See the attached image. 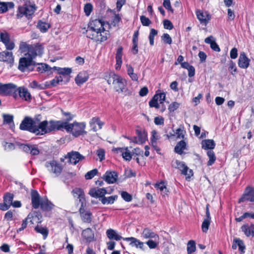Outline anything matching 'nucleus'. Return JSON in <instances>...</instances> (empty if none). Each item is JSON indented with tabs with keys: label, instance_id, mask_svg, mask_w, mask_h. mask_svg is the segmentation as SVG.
<instances>
[{
	"label": "nucleus",
	"instance_id": "obj_50",
	"mask_svg": "<svg viewBox=\"0 0 254 254\" xmlns=\"http://www.w3.org/2000/svg\"><path fill=\"white\" fill-rule=\"evenodd\" d=\"M210 220H203L201 225V229L203 232L206 233L207 232L210 224Z\"/></svg>",
	"mask_w": 254,
	"mask_h": 254
},
{
	"label": "nucleus",
	"instance_id": "obj_13",
	"mask_svg": "<svg viewBox=\"0 0 254 254\" xmlns=\"http://www.w3.org/2000/svg\"><path fill=\"white\" fill-rule=\"evenodd\" d=\"M13 195L10 193H6L3 196V203H0V209L5 211L9 208L12 204Z\"/></svg>",
	"mask_w": 254,
	"mask_h": 254
},
{
	"label": "nucleus",
	"instance_id": "obj_1",
	"mask_svg": "<svg viewBox=\"0 0 254 254\" xmlns=\"http://www.w3.org/2000/svg\"><path fill=\"white\" fill-rule=\"evenodd\" d=\"M53 121L40 122L37 118L26 117L21 123L19 128L21 130H28L36 134H43L53 131Z\"/></svg>",
	"mask_w": 254,
	"mask_h": 254
},
{
	"label": "nucleus",
	"instance_id": "obj_49",
	"mask_svg": "<svg viewBox=\"0 0 254 254\" xmlns=\"http://www.w3.org/2000/svg\"><path fill=\"white\" fill-rule=\"evenodd\" d=\"M228 70L232 74H234L237 72L236 64L232 61H229Z\"/></svg>",
	"mask_w": 254,
	"mask_h": 254
},
{
	"label": "nucleus",
	"instance_id": "obj_64",
	"mask_svg": "<svg viewBox=\"0 0 254 254\" xmlns=\"http://www.w3.org/2000/svg\"><path fill=\"white\" fill-rule=\"evenodd\" d=\"M96 154L101 161L105 159V151L103 149H99L96 151Z\"/></svg>",
	"mask_w": 254,
	"mask_h": 254
},
{
	"label": "nucleus",
	"instance_id": "obj_10",
	"mask_svg": "<svg viewBox=\"0 0 254 254\" xmlns=\"http://www.w3.org/2000/svg\"><path fill=\"white\" fill-rule=\"evenodd\" d=\"M197 19L200 23L206 25L211 19V16L207 11H202L197 9L195 11Z\"/></svg>",
	"mask_w": 254,
	"mask_h": 254
},
{
	"label": "nucleus",
	"instance_id": "obj_2",
	"mask_svg": "<svg viewBox=\"0 0 254 254\" xmlns=\"http://www.w3.org/2000/svg\"><path fill=\"white\" fill-rule=\"evenodd\" d=\"M109 25L100 19L93 20L90 22L86 34L88 38L96 42L106 41L109 36V32L106 30Z\"/></svg>",
	"mask_w": 254,
	"mask_h": 254
},
{
	"label": "nucleus",
	"instance_id": "obj_40",
	"mask_svg": "<svg viewBox=\"0 0 254 254\" xmlns=\"http://www.w3.org/2000/svg\"><path fill=\"white\" fill-rule=\"evenodd\" d=\"M37 27L43 33H45L50 28V24L46 22L39 21L37 24Z\"/></svg>",
	"mask_w": 254,
	"mask_h": 254
},
{
	"label": "nucleus",
	"instance_id": "obj_12",
	"mask_svg": "<svg viewBox=\"0 0 254 254\" xmlns=\"http://www.w3.org/2000/svg\"><path fill=\"white\" fill-rule=\"evenodd\" d=\"M65 158H68V161L70 163L75 165L80 160H83L84 156L80 154L78 152L72 151L68 152Z\"/></svg>",
	"mask_w": 254,
	"mask_h": 254
},
{
	"label": "nucleus",
	"instance_id": "obj_28",
	"mask_svg": "<svg viewBox=\"0 0 254 254\" xmlns=\"http://www.w3.org/2000/svg\"><path fill=\"white\" fill-rule=\"evenodd\" d=\"M82 236L87 242H91L94 240V233L90 228H87L83 230L82 233Z\"/></svg>",
	"mask_w": 254,
	"mask_h": 254
},
{
	"label": "nucleus",
	"instance_id": "obj_63",
	"mask_svg": "<svg viewBox=\"0 0 254 254\" xmlns=\"http://www.w3.org/2000/svg\"><path fill=\"white\" fill-rule=\"evenodd\" d=\"M35 229L37 232L42 234L45 237H46L48 235V231L47 229L43 227L37 226L35 227Z\"/></svg>",
	"mask_w": 254,
	"mask_h": 254
},
{
	"label": "nucleus",
	"instance_id": "obj_22",
	"mask_svg": "<svg viewBox=\"0 0 254 254\" xmlns=\"http://www.w3.org/2000/svg\"><path fill=\"white\" fill-rule=\"evenodd\" d=\"M27 217L29 222L32 224H38L42 221V215L40 213L36 211L30 213Z\"/></svg>",
	"mask_w": 254,
	"mask_h": 254
},
{
	"label": "nucleus",
	"instance_id": "obj_24",
	"mask_svg": "<svg viewBox=\"0 0 254 254\" xmlns=\"http://www.w3.org/2000/svg\"><path fill=\"white\" fill-rule=\"evenodd\" d=\"M89 193L92 197L102 198L107 193V190L105 188L92 189Z\"/></svg>",
	"mask_w": 254,
	"mask_h": 254
},
{
	"label": "nucleus",
	"instance_id": "obj_8",
	"mask_svg": "<svg viewBox=\"0 0 254 254\" xmlns=\"http://www.w3.org/2000/svg\"><path fill=\"white\" fill-rule=\"evenodd\" d=\"M136 136H134L133 138L128 137L127 138L137 144H141L144 143L147 139V133L145 131L139 129H136Z\"/></svg>",
	"mask_w": 254,
	"mask_h": 254
},
{
	"label": "nucleus",
	"instance_id": "obj_11",
	"mask_svg": "<svg viewBox=\"0 0 254 254\" xmlns=\"http://www.w3.org/2000/svg\"><path fill=\"white\" fill-rule=\"evenodd\" d=\"M113 151L117 154H120L126 161L131 160L132 156V153L128 150L127 147L125 148H114Z\"/></svg>",
	"mask_w": 254,
	"mask_h": 254
},
{
	"label": "nucleus",
	"instance_id": "obj_51",
	"mask_svg": "<svg viewBox=\"0 0 254 254\" xmlns=\"http://www.w3.org/2000/svg\"><path fill=\"white\" fill-rule=\"evenodd\" d=\"M157 34V31L154 29H151L149 36V42L151 46L154 45V37Z\"/></svg>",
	"mask_w": 254,
	"mask_h": 254
},
{
	"label": "nucleus",
	"instance_id": "obj_7",
	"mask_svg": "<svg viewBox=\"0 0 254 254\" xmlns=\"http://www.w3.org/2000/svg\"><path fill=\"white\" fill-rule=\"evenodd\" d=\"M172 166L179 169L183 174L187 176V178H190L193 175L192 171L183 162L176 160L173 162Z\"/></svg>",
	"mask_w": 254,
	"mask_h": 254
},
{
	"label": "nucleus",
	"instance_id": "obj_60",
	"mask_svg": "<svg viewBox=\"0 0 254 254\" xmlns=\"http://www.w3.org/2000/svg\"><path fill=\"white\" fill-rule=\"evenodd\" d=\"M99 119L98 118H93L89 122L91 127L94 131L97 130L95 125L99 122Z\"/></svg>",
	"mask_w": 254,
	"mask_h": 254
},
{
	"label": "nucleus",
	"instance_id": "obj_62",
	"mask_svg": "<svg viewBox=\"0 0 254 254\" xmlns=\"http://www.w3.org/2000/svg\"><path fill=\"white\" fill-rule=\"evenodd\" d=\"M163 25L165 29L171 30L173 28V25L172 23L168 19H165L163 21Z\"/></svg>",
	"mask_w": 254,
	"mask_h": 254
},
{
	"label": "nucleus",
	"instance_id": "obj_41",
	"mask_svg": "<svg viewBox=\"0 0 254 254\" xmlns=\"http://www.w3.org/2000/svg\"><path fill=\"white\" fill-rule=\"evenodd\" d=\"M55 68L57 69L58 73L61 76L69 75L72 71L71 69L68 67L61 68L55 67Z\"/></svg>",
	"mask_w": 254,
	"mask_h": 254
},
{
	"label": "nucleus",
	"instance_id": "obj_30",
	"mask_svg": "<svg viewBox=\"0 0 254 254\" xmlns=\"http://www.w3.org/2000/svg\"><path fill=\"white\" fill-rule=\"evenodd\" d=\"M106 234L108 238L110 240H115L116 241H120L124 238L119 235L116 231L113 229H109L107 230Z\"/></svg>",
	"mask_w": 254,
	"mask_h": 254
},
{
	"label": "nucleus",
	"instance_id": "obj_46",
	"mask_svg": "<svg viewBox=\"0 0 254 254\" xmlns=\"http://www.w3.org/2000/svg\"><path fill=\"white\" fill-rule=\"evenodd\" d=\"M31 45L27 44L25 42H21L19 46V51L21 53H27L28 54Z\"/></svg>",
	"mask_w": 254,
	"mask_h": 254
},
{
	"label": "nucleus",
	"instance_id": "obj_57",
	"mask_svg": "<svg viewBox=\"0 0 254 254\" xmlns=\"http://www.w3.org/2000/svg\"><path fill=\"white\" fill-rule=\"evenodd\" d=\"M141 22L143 26H147L151 24L150 19L145 16L141 15L140 17Z\"/></svg>",
	"mask_w": 254,
	"mask_h": 254
},
{
	"label": "nucleus",
	"instance_id": "obj_47",
	"mask_svg": "<svg viewBox=\"0 0 254 254\" xmlns=\"http://www.w3.org/2000/svg\"><path fill=\"white\" fill-rule=\"evenodd\" d=\"M158 241L159 240L157 239H154V240H149L146 243V244L150 249H155L159 244Z\"/></svg>",
	"mask_w": 254,
	"mask_h": 254
},
{
	"label": "nucleus",
	"instance_id": "obj_59",
	"mask_svg": "<svg viewBox=\"0 0 254 254\" xmlns=\"http://www.w3.org/2000/svg\"><path fill=\"white\" fill-rule=\"evenodd\" d=\"M180 103L174 102L172 103L169 106L168 110L171 112H173L176 110L180 106Z\"/></svg>",
	"mask_w": 254,
	"mask_h": 254
},
{
	"label": "nucleus",
	"instance_id": "obj_61",
	"mask_svg": "<svg viewBox=\"0 0 254 254\" xmlns=\"http://www.w3.org/2000/svg\"><path fill=\"white\" fill-rule=\"evenodd\" d=\"M7 50H12L15 47L14 43L10 39L6 43H3Z\"/></svg>",
	"mask_w": 254,
	"mask_h": 254
},
{
	"label": "nucleus",
	"instance_id": "obj_23",
	"mask_svg": "<svg viewBox=\"0 0 254 254\" xmlns=\"http://www.w3.org/2000/svg\"><path fill=\"white\" fill-rule=\"evenodd\" d=\"M141 237L145 239H154L159 240V236L148 228H145L143 230Z\"/></svg>",
	"mask_w": 254,
	"mask_h": 254
},
{
	"label": "nucleus",
	"instance_id": "obj_37",
	"mask_svg": "<svg viewBox=\"0 0 254 254\" xmlns=\"http://www.w3.org/2000/svg\"><path fill=\"white\" fill-rule=\"evenodd\" d=\"M54 204L47 199L42 200L41 202V208L44 210H50L54 207Z\"/></svg>",
	"mask_w": 254,
	"mask_h": 254
},
{
	"label": "nucleus",
	"instance_id": "obj_34",
	"mask_svg": "<svg viewBox=\"0 0 254 254\" xmlns=\"http://www.w3.org/2000/svg\"><path fill=\"white\" fill-rule=\"evenodd\" d=\"M14 4L12 2H0V12L4 13L8 10V8H12Z\"/></svg>",
	"mask_w": 254,
	"mask_h": 254
},
{
	"label": "nucleus",
	"instance_id": "obj_20",
	"mask_svg": "<svg viewBox=\"0 0 254 254\" xmlns=\"http://www.w3.org/2000/svg\"><path fill=\"white\" fill-rule=\"evenodd\" d=\"M32 60V59H31V58H21L19 63L18 69L22 71H25L26 68L33 64Z\"/></svg>",
	"mask_w": 254,
	"mask_h": 254
},
{
	"label": "nucleus",
	"instance_id": "obj_32",
	"mask_svg": "<svg viewBox=\"0 0 254 254\" xmlns=\"http://www.w3.org/2000/svg\"><path fill=\"white\" fill-rule=\"evenodd\" d=\"M63 78L62 76L60 75L56 76L55 78L50 81H47L45 83V86L47 87L50 88L52 86H56L59 84L61 82H63Z\"/></svg>",
	"mask_w": 254,
	"mask_h": 254
},
{
	"label": "nucleus",
	"instance_id": "obj_43",
	"mask_svg": "<svg viewBox=\"0 0 254 254\" xmlns=\"http://www.w3.org/2000/svg\"><path fill=\"white\" fill-rule=\"evenodd\" d=\"M207 155L209 158L207 162V166H211L214 163L216 160V156L213 151L209 150L207 152Z\"/></svg>",
	"mask_w": 254,
	"mask_h": 254
},
{
	"label": "nucleus",
	"instance_id": "obj_44",
	"mask_svg": "<svg viewBox=\"0 0 254 254\" xmlns=\"http://www.w3.org/2000/svg\"><path fill=\"white\" fill-rule=\"evenodd\" d=\"M158 95H154L152 99L149 101V105L150 107H155L156 109L160 108V104L157 101Z\"/></svg>",
	"mask_w": 254,
	"mask_h": 254
},
{
	"label": "nucleus",
	"instance_id": "obj_18",
	"mask_svg": "<svg viewBox=\"0 0 254 254\" xmlns=\"http://www.w3.org/2000/svg\"><path fill=\"white\" fill-rule=\"evenodd\" d=\"M20 147L24 151L30 153L32 155L39 153V150L36 145L21 144Z\"/></svg>",
	"mask_w": 254,
	"mask_h": 254
},
{
	"label": "nucleus",
	"instance_id": "obj_19",
	"mask_svg": "<svg viewBox=\"0 0 254 254\" xmlns=\"http://www.w3.org/2000/svg\"><path fill=\"white\" fill-rule=\"evenodd\" d=\"M250 59L246 56L244 52L240 53L238 63L240 67L244 69L248 68L250 64Z\"/></svg>",
	"mask_w": 254,
	"mask_h": 254
},
{
	"label": "nucleus",
	"instance_id": "obj_4",
	"mask_svg": "<svg viewBox=\"0 0 254 254\" xmlns=\"http://www.w3.org/2000/svg\"><path fill=\"white\" fill-rule=\"evenodd\" d=\"M105 79L109 84L114 85L117 92H123L125 88L126 80L114 72L107 73L105 76Z\"/></svg>",
	"mask_w": 254,
	"mask_h": 254
},
{
	"label": "nucleus",
	"instance_id": "obj_26",
	"mask_svg": "<svg viewBox=\"0 0 254 254\" xmlns=\"http://www.w3.org/2000/svg\"><path fill=\"white\" fill-rule=\"evenodd\" d=\"M0 60L3 62L11 64L14 61V58L11 52L3 51L0 53Z\"/></svg>",
	"mask_w": 254,
	"mask_h": 254
},
{
	"label": "nucleus",
	"instance_id": "obj_55",
	"mask_svg": "<svg viewBox=\"0 0 254 254\" xmlns=\"http://www.w3.org/2000/svg\"><path fill=\"white\" fill-rule=\"evenodd\" d=\"M158 95V98L157 99V101L160 104H163L164 101L165 100L166 98V94L164 92H160L158 93V92L155 94Z\"/></svg>",
	"mask_w": 254,
	"mask_h": 254
},
{
	"label": "nucleus",
	"instance_id": "obj_5",
	"mask_svg": "<svg viewBox=\"0 0 254 254\" xmlns=\"http://www.w3.org/2000/svg\"><path fill=\"white\" fill-rule=\"evenodd\" d=\"M17 86L13 83H10L2 84L0 88V94L4 95H11L15 99L18 98L17 94Z\"/></svg>",
	"mask_w": 254,
	"mask_h": 254
},
{
	"label": "nucleus",
	"instance_id": "obj_14",
	"mask_svg": "<svg viewBox=\"0 0 254 254\" xmlns=\"http://www.w3.org/2000/svg\"><path fill=\"white\" fill-rule=\"evenodd\" d=\"M72 193L74 197L79 199V201L81 203L82 206H86L85 195L83 191L81 189L75 188L72 190Z\"/></svg>",
	"mask_w": 254,
	"mask_h": 254
},
{
	"label": "nucleus",
	"instance_id": "obj_17",
	"mask_svg": "<svg viewBox=\"0 0 254 254\" xmlns=\"http://www.w3.org/2000/svg\"><path fill=\"white\" fill-rule=\"evenodd\" d=\"M124 240L127 242H130L129 245L131 247H135L137 249L144 250V243L134 237H128L124 238Z\"/></svg>",
	"mask_w": 254,
	"mask_h": 254
},
{
	"label": "nucleus",
	"instance_id": "obj_54",
	"mask_svg": "<svg viewBox=\"0 0 254 254\" xmlns=\"http://www.w3.org/2000/svg\"><path fill=\"white\" fill-rule=\"evenodd\" d=\"M161 39L163 42L165 44L170 45L172 42V38L167 33H164L161 37Z\"/></svg>",
	"mask_w": 254,
	"mask_h": 254
},
{
	"label": "nucleus",
	"instance_id": "obj_42",
	"mask_svg": "<svg viewBox=\"0 0 254 254\" xmlns=\"http://www.w3.org/2000/svg\"><path fill=\"white\" fill-rule=\"evenodd\" d=\"M3 124H8L10 127L14 126L13 116L8 114L3 115Z\"/></svg>",
	"mask_w": 254,
	"mask_h": 254
},
{
	"label": "nucleus",
	"instance_id": "obj_29",
	"mask_svg": "<svg viewBox=\"0 0 254 254\" xmlns=\"http://www.w3.org/2000/svg\"><path fill=\"white\" fill-rule=\"evenodd\" d=\"M237 247H239V250L242 253H244L245 252L244 251L245 250V246L244 245L243 241L239 238H235L233 240L232 247L233 249L236 250Z\"/></svg>",
	"mask_w": 254,
	"mask_h": 254
},
{
	"label": "nucleus",
	"instance_id": "obj_58",
	"mask_svg": "<svg viewBox=\"0 0 254 254\" xmlns=\"http://www.w3.org/2000/svg\"><path fill=\"white\" fill-rule=\"evenodd\" d=\"M93 9V6L90 3H86L84 7V10L86 15L89 16Z\"/></svg>",
	"mask_w": 254,
	"mask_h": 254
},
{
	"label": "nucleus",
	"instance_id": "obj_15",
	"mask_svg": "<svg viewBox=\"0 0 254 254\" xmlns=\"http://www.w3.org/2000/svg\"><path fill=\"white\" fill-rule=\"evenodd\" d=\"M118 178V175L115 171H107L103 175V179L107 183L113 184L116 182Z\"/></svg>",
	"mask_w": 254,
	"mask_h": 254
},
{
	"label": "nucleus",
	"instance_id": "obj_39",
	"mask_svg": "<svg viewBox=\"0 0 254 254\" xmlns=\"http://www.w3.org/2000/svg\"><path fill=\"white\" fill-rule=\"evenodd\" d=\"M117 198V195H112L109 197H103L101 198V201L103 204H113Z\"/></svg>",
	"mask_w": 254,
	"mask_h": 254
},
{
	"label": "nucleus",
	"instance_id": "obj_6",
	"mask_svg": "<svg viewBox=\"0 0 254 254\" xmlns=\"http://www.w3.org/2000/svg\"><path fill=\"white\" fill-rule=\"evenodd\" d=\"M45 166L49 172L54 174L56 176H59L63 170L62 165L56 160L47 161Z\"/></svg>",
	"mask_w": 254,
	"mask_h": 254
},
{
	"label": "nucleus",
	"instance_id": "obj_27",
	"mask_svg": "<svg viewBox=\"0 0 254 254\" xmlns=\"http://www.w3.org/2000/svg\"><path fill=\"white\" fill-rule=\"evenodd\" d=\"M160 138V136L158 133L155 130H153L151 131V136L150 141L153 147L158 152L160 151V148L157 146V141Z\"/></svg>",
	"mask_w": 254,
	"mask_h": 254
},
{
	"label": "nucleus",
	"instance_id": "obj_33",
	"mask_svg": "<svg viewBox=\"0 0 254 254\" xmlns=\"http://www.w3.org/2000/svg\"><path fill=\"white\" fill-rule=\"evenodd\" d=\"M202 147L204 149L212 150L215 146V143L212 139H205L202 141Z\"/></svg>",
	"mask_w": 254,
	"mask_h": 254
},
{
	"label": "nucleus",
	"instance_id": "obj_45",
	"mask_svg": "<svg viewBox=\"0 0 254 254\" xmlns=\"http://www.w3.org/2000/svg\"><path fill=\"white\" fill-rule=\"evenodd\" d=\"M195 250V243L194 241H189L188 243L187 252L188 254H191Z\"/></svg>",
	"mask_w": 254,
	"mask_h": 254
},
{
	"label": "nucleus",
	"instance_id": "obj_21",
	"mask_svg": "<svg viewBox=\"0 0 254 254\" xmlns=\"http://www.w3.org/2000/svg\"><path fill=\"white\" fill-rule=\"evenodd\" d=\"M32 205L34 208L37 209L41 205L42 200L40 199V196L38 192L36 190H32L31 193Z\"/></svg>",
	"mask_w": 254,
	"mask_h": 254
},
{
	"label": "nucleus",
	"instance_id": "obj_53",
	"mask_svg": "<svg viewBox=\"0 0 254 254\" xmlns=\"http://www.w3.org/2000/svg\"><path fill=\"white\" fill-rule=\"evenodd\" d=\"M2 146L4 147V149L6 151H11L15 148V145L13 143L7 142H3Z\"/></svg>",
	"mask_w": 254,
	"mask_h": 254
},
{
	"label": "nucleus",
	"instance_id": "obj_38",
	"mask_svg": "<svg viewBox=\"0 0 254 254\" xmlns=\"http://www.w3.org/2000/svg\"><path fill=\"white\" fill-rule=\"evenodd\" d=\"M246 200L250 201H254V189L251 190L248 193L245 194L240 199L239 201H244Z\"/></svg>",
	"mask_w": 254,
	"mask_h": 254
},
{
	"label": "nucleus",
	"instance_id": "obj_16",
	"mask_svg": "<svg viewBox=\"0 0 254 254\" xmlns=\"http://www.w3.org/2000/svg\"><path fill=\"white\" fill-rule=\"evenodd\" d=\"M17 94L18 98L19 97L26 101H30L31 99V95L28 89L23 87L17 88Z\"/></svg>",
	"mask_w": 254,
	"mask_h": 254
},
{
	"label": "nucleus",
	"instance_id": "obj_48",
	"mask_svg": "<svg viewBox=\"0 0 254 254\" xmlns=\"http://www.w3.org/2000/svg\"><path fill=\"white\" fill-rule=\"evenodd\" d=\"M98 173V170L96 169H93L88 172L85 175V178L86 180H89L93 178Z\"/></svg>",
	"mask_w": 254,
	"mask_h": 254
},
{
	"label": "nucleus",
	"instance_id": "obj_52",
	"mask_svg": "<svg viewBox=\"0 0 254 254\" xmlns=\"http://www.w3.org/2000/svg\"><path fill=\"white\" fill-rule=\"evenodd\" d=\"M0 41L3 43H6L10 39L9 34L6 32H1L0 33Z\"/></svg>",
	"mask_w": 254,
	"mask_h": 254
},
{
	"label": "nucleus",
	"instance_id": "obj_25",
	"mask_svg": "<svg viewBox=\"0 0 254 254\" xmlns=\"http://www.w3.org/2000/svg\"><path fill=\"white\" fill-rule=\"evenodd\" d=\"M85 206H82L81 205L79 212L80 213L81 217L82 220L86 223H90L91 222V213L88 211H86L85 209Z\"/></svg>",
	"mask_w": 254,
	"mask_h": 254
},
{
	"label": "nucleus",
	"instance_id": "obj_9",
	"mask_svg": "<svg viewBox=\"0 0 254 254\" xmlns=\"http://www.w3.org/2000/svg\"><path fill=\"white\" fill-rule=\"evenodd\" d=\"M43 52V47L38 44L31 45L28 53V57L31 59L34 58L36 56H41Z\"/></svg>",
	"mask_w": 254,
	"mask_h": 254
},
{
	"label": "nucleus",
	"instance_id": "obj_35",
	"mask_svg": "<svg viewBox=\"0 0 254 254\" xmlns=\"http://www.w3.org/2000/svg\"><path fill=\"white\" fill-rule=\"evenodd\" d=\"M242 231L247 236H254V230L253 226L250 227L249 225H244L241 227Z\"/></svg>",
	"mask_w": 254,
	"mask_h": 254
},
{
	"label": "nucleus",
	"instance_id": "obj_36",
	"mask_svg": "<svg viewBox=\"0 0 254 254\" xmlns=\"http://www.w3.org/2000/svg\"><path fill=\"white\" fill-rule=\"evenodd\" d=\"M186 143L184 140L180 141L175 146V151L179 154H182L186 148Z\"/></svg>",
	"mask_w": 254,
	"mask_h": 254
},
{
	"label": "nucleus",
	"instance_id": "obj_3",
	"mask_svg": "<svg viewBox=\"0 0 254 254\" xmlns=\"http://www.w3.org/2000/svg\"><path fill=\"white\" fill-rule=\"evenodd\" d=\"M53 131L64 128L67 131H72V134L75 137L86 133L85 131L86 125L84 123L74 122L68 124L67 122L53 121Z\"/></svg>",
	"mask_w": 254,
	"mask_h": 254
},
{
	"label": "nucleus",
	"instance_id": "obj_31",
	"mask_svg": "<svg viewBox=\"0 0 254 254\" xmlns=\"http://www.w3.org/2000/svg\"><path fill=\"white\" fill-rule=\"evenodd\" d=\"M88 79V75L86 72L82 71L79 73L75 78V82L78 85H80L86 82Z\"/></svg>",
	"mask_w": 254,
	"mask_h": 254
},
{
	"label": "nucleus",
	"instance_id": "obj_56",
	"mask_svg": "<svg viewBox=\"0 0 254 254\" xmlns=\"http://www.w3.org/2000/svg\"><path fill=\"white\" fill-rule=\"evenodd\" d=\"M121 196L126 201L129 202L132 200V196L127 191H122Z\"/></svg>",
	"mask_w": 254,
	"mask_h": 254
}]
</instances>
